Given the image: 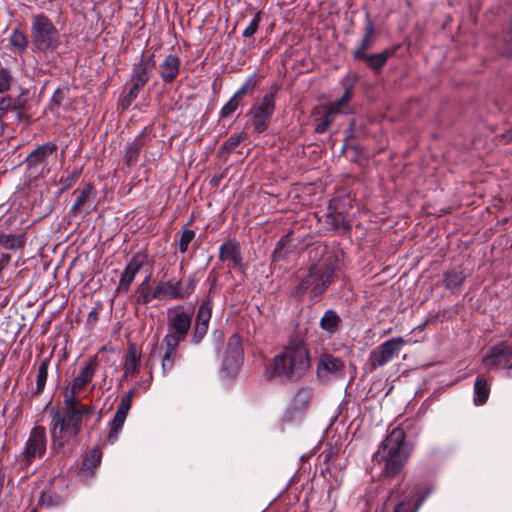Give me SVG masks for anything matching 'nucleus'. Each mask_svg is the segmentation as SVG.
<instances>
[{"instance_id":"nucleus-1","label":"nucleus","mask_w":512,"mask_h":512,"mask_svg":"<svg viewBox=\"0 0 512 512\" xmlns=\"http://www.w3.org/2000/svg\"><path fill=\"white\" fill-rule=\"evenodd\" d=\"M97 367V359L95 357L89 359L74 379L62 388V405L50 407L51 402H49L45 406L50 418V448L53 452L59 453L65 449L71 451L78 445L83 424L95 412V407L92 404L83 403L79 395L93 380Z\"/></svg>"},{"instance_id":"nucleus-2","label":"nucleus","mask_w":512,"mask_h":512,"mask_svg":"<svg viewBox=\"0 0 512 512\" xmlns=\"http://www.w3.org/2000/svg\"><path fill=\"white\" fill-rule=\"evenodd\" d=\"M337 270L339 257L336 253L329 254L322 262L311 264L306 272L297 275L290 296L297 302H302L306 298L311 303L321 301L334 283Z\"/></svg>"},{"instance_id":"nucleus-3","label":"nucleus","mask_w":512,"mask_h":512,"mask_svg":"<svg viewBox=\"0 0 512 512\" xmlns=\"http://www.w3.org/2000/svg\"><path fill=\"white\" fill-rule=\"evenodd\" d=\"M310 367V355L305 342L300 337L292 338L283 352L277 354L265 366V376L269 381L281 383L299 380Z\"/></svg>"},{"instance_id":"nucleus-4","label":"nucleus","mask_w":512,"mask_h":512,"mask_svg":"<svg viewBox=\"0 0 512 512\" xmlns=\"http://www.w3.org/2000/svg\"><path fill=\"white\" fill-rule=\"evenodd\" d=\"M408 457L405 432L402 428L396 427L381 442L378 450L373 454L372 460L378 464L384 462L382 474L386 478H393L401 472Z\"/></svg>"},{"instance_id":"nucleus-5","label":"nucleus","mask_w":512,"mask_h":512,"mask_svg":"<svg viewBox=\"0 0 512 512\" xmlns=\"http://www.w3.org/2000/svg\"><path fill=\"white\" fill-rule=\"evenodd\" d=\"M155 67V54L142 52L139 61L132 65L130 78L131 86L121 98V106L123 109H127L133 101L136 100L139 92L153 77Z\"/></svg>"},{"instance_id":"nucleus-6","label":"nucleus","mask_w":512,"mask_h":512,"mask_svg":"<svg viewBox=\"0 0 512 512\" xmlns=\"http://www.w3.org/2000/svg\"><path fill=\"white\" fill-rule=\"evenodd\" d=\"M279 89L280 87L277 84L271 85L263 96L251 105L247 113L253 131L257 135L266 132L272 122L276 110V96Z\"/></svg>"},{"instance_id":"nucleus-7","label":"nucleus","mask_w":512,"mask_h":512,"mask_svg":"<svg viewBox=\"0 0 512 512\" xmlns=\"http://www.w3.org/2000/svg\"><path fill=\"white\" fill-rule=\"evenodd\" d=\"M31 37L38 51L47 52L57 47L59 32L48 16L41 13L32 17Z\"/></svg>"},{"instance_id":"nucleus-8","label":"nucleus","mask_w":512,"mask_h":512,"mask_svg":"<svg viewBox=\"0 0 512 512\" xmlns=\"http://www.w3.org/2000/svg\"><path fill=\"white\" fill-rule=\"evenodd\" d=\"M406 340L402 337H395L384 341L372 349L368 355L367 366L370 372L384 367L398 357Z\"/></svg>"},{"instance_id":"nucleus-9","label":"nucleus","mask_w":512,"mask_h":512,"mask_svg":"<svg viewBox=\"0 0 512 512\" xmlns=\"http://www.w3.org/2000/svg\"><path fill=\"white\" fill-rule=\"evenodd\" d=\"M58 146L48 141L35 147L24 159L27 169L37 176H44L50 172V158L56 157Z\"/></svg>"},{"instance_id":"nucleus-10","label":"nucleus","mask_w":512,"mask_h":512,"mask_svg":"<svg viewBox=\"0 0 512 512\" xmlns=\"http://www.w3.org/2000/svg\"><path fill=\"white\" fill-rule=\"evenodd\" d=\"M47 449V433L44 426H34L25 443L24 451L21 455V465L28 467L36 458L45 455Z\"/></svg>"},{"instance_id":"nucleus-11","label":"nucleus","mask_w":512,"mask_h":512,"mask_svg":"<svg viewBox=\"0 0 512 512\" xmlns=\"http://www.w3.org/2000/svg\"><path fill=\"white\" fill-rule=\"evenodd\" d=\"M192 311L184 310L183 307L168 315V333L180 341H184L191 329Z\"/></svg>"},{"instance_id":"nucleus-12","label":"nucleus","mask_w":512,"mask_h":512,"mask_svg":"<svg viewBox=\"0 0 512 512\" xmlns=\"http://www.w3.org/2000/svg\"><path fill=\"white\" fill-rule=\"evenodd\" d=\"M482 361L489 369L503 367L512 370V347L501 341L489 348Z\"/></svg>"},{"instance_id":"nucleus-13","label":"nucleus","mask_w":512,"mask_h":512,"mask_svg":"<svg viewBox=\"0 0 512 512\" xmlns=\"http://www.w3.org/2000/svg\"><path fill=\"white\" fill-rule=\"evenodd\" d=\"M148 255L144 252H137L132 255L124 271L122 272L118 286V293H127L138 272L147 264Z\"/></svg>"},{"instance_id":"nucleus-14","label":"nucleus","mask_w":512,"mask_h":512,"mask_svg":"<svg viewBox=\"0 0 512 512\" xmlns=\"http://www.w3.org/2000/svg\"><path fill=\"white\" fill-rule=\"evenodd\" d=\"M243 359L242 340L238 334L229 337L222 363V370L227 374L235 373Z\"/></svg>"},{"instance_id":"nucleus-15","label":"nucleus","mask_w":512,"mask_h":512,"mask_svg":"<svg viewBox=\"0 0 512 512\" xmlns=\"http://www.w3.org/2000/svg\"><path fill=\"white\" fill-rule=\"evenodd\" d=\"M213 302L210 297L202 301L198 307L191 343L198 345L206 336L209 328V322L212 316Z\"/></svg>"},{"instance_id":"nucleus-16","label":"nucleus","mask_w":512,"mask_h":512,"mask_svg":"<svg viewBox=\"0 0 512 512\" xmlns=\"http://www.w3.org/2000/svg\"><path fill=\"white\" fill-rule=\"evenodd\" d=\"M133 396L134 391L130 390L121 398L116 413L109 424L110 428L107 440L111 444L115 443L118 440V434L122 430L128 412L131 408Z\"/></svg>"},{"instance_id":"nucleus-17","label":"nucleus","mask_w":512,"mask_h":512,"mask_svg":"<svg viewBox=\"0 0 512 512\" xmlns=\"http://www.w3.org/2000/svg\"><path fill=\"white\" fill-rule=\"evenodd\" d=\"M316 372L318 378L323 380L341 379L345 376V364L340 358L324 353L319 358Z\"/></svg>"},{"instance_id":"nucleus-18","label":"nucleus","mask_w":512,"mask_h":512,"mask_svg":"<svg viewBox=\"0 0 512 512\" xmlns=\"http://www.w3.org/2000/svg\"><path fill=\"white\" fill-rule=\"evenodd\" d=\"M182 341L173 338L171 335H165L160 345L161 369L163 375H167L172 371L175 362L181 357L179 346Z\"/></svg>"},{"instance_id":"nucleus-19","label":"nucleus","mask_w":512,"mask_h":512,"mask_svg":"<svg viewBox=\"0 0 512 512\" xmlns=\"http://www.w3.org/2000/svg\"><path fill=\"white\" fill-rule=\"evenodd\" d=\"M431 492L429 485H416L411 494L394 507L393 512H416Z\"/></svg>"},{"instance_id":"nucleus-20","label":"nucleus","mask_w":512,"mask_h":512,"mask_svg":"<svg viewBox=\"0 0 512 512\" xmlns=\"http://www.w3.org/2000/svg\"><path fill=\"white\" fill-rule=\"evenodd\" d=\"M219 260L222 262L228 261L229 269L237 268L243 272L246 268L243 262L240 244L233 239H229L221 244L219 248Z\"/></svg>"},{"instance_id":"nucleus-21","label":"nucleus","mask_w":512,"mask_h":512,"mask_svg":"<svg viewBox=\"0 0 512 512\" xmlns=\"http://www.w3.org/2000/svg\"><path fill=\"white\" fill-rule=\"evenodd\" d=\"M358 81L356 73H348L341 79V85L344 89L341 98L337 99L326 109L332 116L339 114L343 108L347 107L353 97L355 85Z\"/></svg>"},{"instance_id":"nucleus-22","label":"nucleus","mask_w":512,"mask_h":512,"mask_svg":"<svg viewBox=\"0 0 512 512\" xmlns=\"http://www.w3.org/2000/svg\"><path fill=\"white\" fill-rule=\"evenodd\" d=\"M312 399V391L309 387H300L287 410L286 417L289 421L301 417L308 409Z\"/></svg>"},{"instance_id":"nucleus-23","label":"nucleus","mask_w":512,"mask_h":512,"mask_svg":"<svg viewBox=\"0 0 512 512\" xmlns=\"http://www.w3.org/2000/svg\"><path fill=\"white\" fill-rule=\"evenodd\" d=\"M398 50V46L386 48L379 53L367 54L364 53L363 57L353 58L355 61H363L367 67L370 68L375 74H380L386 65L389 58L393 57Z\"/></svg>"},{"instance_id":"nucleus-24","label":"nucleus","mask_w":512,"mask_h":512,"mask_svg":"<svg viewBox=\"0 0 512 512\" xmlns=\"http://www.w3.org/2000/svg\"><path fill=\"white\" fill-rule=\"evenodd\" d=\"M363 31L364 33L362 39L357 43L355 49L353 50V58L363 57V54L367 53V50H369L374 44L376 30L369 13L366 14Z\"/></svg>"},{"instance_id":"nucleus-25","label":"nucleus","mask_w":512,"mask_h":512,"mask_svg":"<svg viewBox=\"0 0 512 512\" xmlns=\"http://www.w3.org/2000/svg\"><path fill=\"white\" fill-rule=\"evenodd\" d=\"M181 60L175 54L167 55L159 66V76L165 84L172 83L179 75Z\"/></svg>"},{"instance_id":"nucleus-26","label":"nucleus","mask_w":512,"mask_h":512,"mask_svg":"<svg viewBox=\"0 0 512 512\" xmlns=\"http://www.w3.org/2000/svg\"><path fill=\"white\" fill-rule=\"evenodd\" d=\"M327 210L325 223L330 227V229L341 233H349L351 225L346 220L345 215L342 212L337 211L332 202L329 203Z\"/></svg>"},{"instance_id":"nucleus-27","label":"nucleus","mask_w":512,"mask_h":512,"mask_svg":"<svg viewBox=\"0 0 512 512\" xmlns=\"http://www.w3.org/2000/svg\"><path fill=\"white\" fill-rule=\"evenodd\" d=\"M468 276L469 274L461 268L445 271L443 273L442 285L453 294L459 293Z\"/></svg>"},{"instance_id":"nucleus-28","label":"nucleus","mask_w":512,"mask_h":512,"mask_svg":"<svg viewBox=\"0 0 512 512\" xmlns=\"http://www.w3.org/2000/svg\"><path fill=\"white\" fill-rule=\"evenodd\" d=\"M342 322V318L337 311L334 309H327L320 318L319 327L329 337H332L341 331Z\"/></svg>"},{"instance_id":"nucleus-29","label":"nucleus","mask_w":512,"mask_h":512,"mask_svg":"<svg viewBox=\"0 0 512 512\" xmlns=\"http://www.w3.org/2000/svg\"><path fill=\"white\" fill-rule=\"evenodd\" d=\"M145 143V129L131 142L127 143L124 153V162L128 167H132L137 164L140 152Z\"/></svg>"},{"instance_id":"nucleus-30","label":"nucleus","mask_w":512,"mask_h":512,"mask_svg":"<svg viewBox=\"0 0 512 512\" xmlns=\"http://www.w3.org/2000/svg\"><path fill=\"white\" fill-rule=\"evenodd\" d=\"M153 296H157V299H178L179 296V282H173L168 280L160 282L153 290Z\"/></svg>"},{"instance_id":"nucleus-31","label":"nucleus","mask_w":512,"mask_h":512,"mask_svg":"<svg viewBox=\"0 0 512 512\" xmlns=\"http://www.w3.org/2000/svg\"><path fill=\"white\" fill-rule=\"evenodd\" d=\"M141 360L140 352L135 343H129L127 347V355L124 363L125 374L136 375L139 372V364Z\"/></svg>"},{"instance_id":"nucleus-32","label":"nucleus","mask_w":512,"mask_h":512,"mask_svg":"<svg viewBox=\"0 0 512 512\" xmlns=\"http://www.w3.org/2000/svg\"><path fill=\"white\" fill-rule=\"evenodd\" d=\"M262 79H263V76L254 72L253 74L249 75L246 78V80L237 89V91L234 93V95H236L242 101L246 96H252L255 89L259 86Z\"/></svg>"},{"instance_id":"nucleus-33","label":"nucleus","mask_w":512,"mask_h":512,"mask_svg":"<svg viewBox=\"0 0 512 512\" xmlns=\"http://www.w3.org/2000/svg\"><path fill=\"white\" fill-rule=\"evenodd\" d=\"M489 395L490 385L484 377L478 376L474 383V404L476 406L484 405L487 402Z\"/></svg>"},{"instance_id":"nucleus-34","label":"nucleus","mask_w":512,"mask_h":512,"mask_svg":"<svg viewBox=\"0 0 512 512\" xmlns=\"http://www.w3.org/2000/svg\"><path fill=\"white\" fill-rule=\"evenodd\" d=\"M152 273L150 272L138 285L136 302L142 305H147L152 300L157 299V296H153V291L150 288V280Z\"/></svg>"},{"instance_id":"nucleus-35","label":"nucleus","mask_w":512,"mask_h":512,"mask_svg":"<svg viewBox=\"0 0 512 512\" xmlns=\"http://www.w3.org/2000/svg\"><path fill=\"white\" fill-rule=\"evenodd\" d=\"M49 365L50 358H44L40 362L36 376V389L32 392L33 397L39 396L43 393L48 378Z\"/></svg>"},{"instance_id":"nucleus-36","label":"nucleus","mask_w":512,"mask_h":512,"mask_svg":"<svg viewBox=\"0 0 512 512\" xmlns=\"http://www.w3.org/2000/svg\"><path fill=\"white\" fill-rule=\"evenodd\" d=\"M0 244L7 250H17L24 248L26 238L24 234H0Z\"/></svg>"},{"instance_id":"nucleus-37","label":"nucleus","mask_w":512,"mask_h":512,"mask_svg":"<svg viewBox=\"0 0 512 512\" xmlns=\"http://www.w3.org/2000/svg\"><path fill=\"white\" fill-rule=\"evenodd\" d=\"M102 452L99 447L92 448L84 457L81 470L93 472L101 463Z\"/></svg>"},{"instance_id":"nucleus-38","label":"nucleus","mask_w":512,"mask_h":512,"mask_svg":"<svg viewBox=\"0 0 512 512\" xmlns=\"http://www.w3.org/2000/svg\"><path fill=\"white\" fill-rule=\"evenodd\" d=\"M94 190V186L92 183H88L84 186L82 190L76 189L73 194H77V198L75 199L74 204L70 208V213L76 215L82 206L88 201L92 191Z\"/></svg>"},{"instance_id":"nucleus-39","label":"nucleus","mask_w":512,"mask_h":512,"mask_svg":"<svg viewBox=\"0 0 512 512\" xmlns=\"http://www.w3.org/2000/svg\"><path fill=\"white\" fill-rule=\"evenodd\" d=\"M70 89L68 87H58L53 92L48 103L47 109L52 113H57L63 102L67 99Z\"/></svg>"},{"instance_id":"nucleus-40","label":"nucleus","mask_w":512,"mask_h":512,"mask_svg":"<svg viewBox=\"0 0 512 512\" xmlns=\"http://www.w3.org/2000/svg\"><path fill=\"white\" fill-rule=\"evenodd\" d=\"M9 42L19 53H24L29 43L27 36L19 29L12 31L9 36Z\"/></svg>"},{"instance_id":"nucleus-41","label":"nucleus","mask_w":512,"mask_h":512,"mask_svg":"<svg viewBox=\"0 0 512 512\" xmlns=\"http://www.w3.org/2000/svg\"><path fill=\"white\" fill-rule=\"evenodd\" d=\"M241 102L242 100L233 94L228 102L221 108L219 112L220 118H227L232 115L238 109Z\"/></svg>"},{"instance_id":"nucleus-42","label":"nucleus","mask_w":512,"mask_h":512,"mask_svg":"<svg viewBox=\"0 0 512 512\" xmlns=\"http://www.w3.org/2000/svg\"><path fill=\"white\" fill-rule=\"evenodd\" d=\"M81 174L82 168H77L67 176H62L59 180V183L62 185L61 192H64L71 188L80 178Z\"/></svg>"},{"instance_id":"nucleus-43","label":"nucleus","mask_w":512,"mask_h":512,"mask_svg":"<svg viewBox=\"0 0 512 512\" xmlns=\"http://www.w3.org/2000/svg\"><path fill=\"white\" fill-rule=\"evenodd\" d=\"M195 238V232L191 229H183L181 236L178 241V250L180 253H186L189 244Z\"/></svg>"},{"instance_id":"nucleus-44","label":"nucleus","mask_w":512,"mask_h":512,"mask_svg":"<svg viewBox=\"0 0 512 512\" xmlns=\"http://www.w3.org/2000/svg\"><path fill=\"white\" fill-rule=\"evenodd\" d=\"M261 21V12H258L254 15L248 26L245 28V30L242 33V36L244 38H250L252 37L258 30L259 24Z\"/></svg>"},{"instance_id":"nucleus-45","label":"nucleus","mask_w":512,"mask_h":512,"mask_svg":"<svg viewBox=\"0 0 512 512\" xmlns=\"http://www.w3.org/2000/svg\"><path fill=\"white\" fill-rule=\"evenodd\" d=\"M29 91L27 89H21L20 94L12 98V106L14 111L23 110L28 102Z\"/></svg>"},{"instance_id":"nucleus-46","label":"nucleus","mask_w":512,"mask_h":512,"mask_svg":"<svg viewBox=\"0 0 512 512\" xmlns=\"http://www.w3.org/2000/svg\"><path fill=\"white\" fill-rule=\"evenodd\" d=\"M245 138L246 134L244 132L232 135L225 141L223 149L228 153L232 152Z\"/></svg>"},{"instance_id":"nucleus-47","label":"nucleus","mask_w":512,"mask_h":512,"mask_svg":"<svg viewBox=\"0 0 512 512\" xmlns=\"http://www.w3.org/2000/svg\"><path fill=\"white\" fill-rule=\"evenodd\" d=\"M333 122V116L325 111L320 119V122L315 126L314 132L317 134L324 133Z\"/></svg>"},{"instance_id":"nucleus-48","label":"nucleus","mask_w":512,"mask_h":512,"mask_svg":"<svg viewBox=\"0 0 512 512\" xmlns=\"http://www.w3.org/2000/svg\"><path fill=\"white\" fill-rule=\"evenodd\" d=\"M9 111H14L12 106V97L1 96L0 97V121L4 119Z\"/></svg>"},{"instance_id":"nucleus-49","label":"nucleus","mask_w":512,"mask_h":512,"mask_svg":"<svg viewBox=\"0 0 512 512\" xmlns=\"http://www.w3.org/2000/svg\"><path fill=\"white\" fill-rule=\"evenodd\" d=\"M287 239H288V235L283 236V237L280 238V240L276 244V247H275V249H274V251L272 252V255H271L272 262H277V261H279V260H281L283 258L282 250H283V248L285 247V245H286V243L288 241Z\"/></svg>"},{"instance_id":"nucleus-50","label":"nucleus","mask_w":512,"mask_h":512,"mask_svg":"<svg viewBox=\"0 0 512 512\" xmlns=\"http://www.w3.org/2000/svg\"><path fill=\"white\" fill-rule=\"evenodd\" d=\"M11 75L6 69L0 70V93H5L10 89Z\"/></svg>"},{"instance_id":"nucleus-51","label":"nucleus","mask_w":512,"mask_h":512,"mask_svg":"<svg viewBox=\"0 0 512 512\" xmlns=\"http://www.w3.org/2000/svg\"><path fill=\"white\" fill-rule=\"evenodd\" d=\"M56 495L50 491H43L39 498L38 504L41 506L52 507L55 505L54 498Z\"/></svg>"},{"instance_id":"nucleus-52","label":"nucleus","mask_w":512,"mask_h":512,"mask_svg":"<svg viewBox=\"0 0 512 512\" xmlns=\"http://www.w3.org/2000/svg\"><path fill=\"white\" fill-rule=\"evenodd\" d=\"M178 282H179V294L181 295V296H179L178 299H184V298L188 297L195 290V283H194V280H192V279H189V281L187 282V284L184 287H182L181 281H178Z\"/></svg>"},{"instance_id":"nucleus-53","label":"nucleus","mask_w":512,"mask_h":512,"mask_svg":"<svg viewBox=\"0 0 512 512\" xmlns=\"http://www.w3.org/2000/svg\"><path fill=\"white\" fill-rule=\"evenodd\" d=\"M401 486V483H397L390 489L389 495L387 496L384 505H386L392 498H399L404 494L405 491L401 488Z\"/></svg>"},{"instance_id":"nucleus-54","label":"nucleus","mask_w":512,"mask_h":512,"mask_svg":"<svg viewBox=\"0 0 512 512\" xmlns=\"http://www.w3.org/2000/svg\"><path fill=\"white\" fill-rule=\"evenodd\" d=\"M16 112V119L19 122L23 123H30L31 122V116L27 113H24L22 110L15 111Z\"/></svg>"},{"instance_id":"nucleus-55","label":"nucleus","mask_w":512,"mask_h":512,"mask_svg":"<svg viewBox=\"0 0 512 512\" xmlns=\"http://www.w3.org/2000/svg\"><path fill=\"white\" fill-rule=\"evenodd\" d=\"M11 255L8 253H2L0 255V270L3 272L4 268L10 263Z\"/></svg>"},{"instance_id":"nucleus-56","label":"nucleus","mask_w":512,"mask_h":512,"mask_svg":"<svg viewBox=\"0 0 512 512\" xmlns=\"http://www.w3.org/2000/svg\"><path fill=\"white\" fill-rule=\"evenodd\" d=\"M224 175L223 174H219V175H214L211 179H210V185L212 187H218L221 180L223 179Z\"/></svg>"},{"instance_id":"nucleus-57","label":"nucleus","mask_w":512,"mask_h":512,"mask_svg":"<svg viewBox=\"0 0 512 512\" xmlns=\"http://www.w3.org/2000/svg\"><path fill=\"white\" fill-rule=\"evenodd\" d=\"M97 320H98V312L96 309H93L90 311L87 321H88V323L94 324L97 322Z\"/></svg>"},{"instance_id":"nucleus-58","label":"nucleus","mask_w":512,"mask_h":512,"mask_svg":"<svg viewBox=\"0 0 512 512\" xmlns=\"http://www.w3.org/2000/svg\"><path fill=\"white\" fill-rule=\"evenodd\" d=\"M504 336L506 337H509V338H512V326L511 327H508L505 332H504Z\"/></svg>"},{"instance_id":"nucleus-59","label":"nucleus","mask_w":512,"mask_h":512,"mask_svg":"<svg viewBox=\"0 0 512 512\" xmlns=\"http://www.w3.org/2000/svg\"><path fill=\"white\" fill-rule=\"evenodd\" d=\"M508 33L510 34V38L512 39V16H511L510 24L508 27Z\"/></svg>"},{"instance_id":"nucleus-60","label":"nucleus","mask_w":512,"mask_h":512,"mask_svg":"<svg viewBox=\"0 0 512 512\" xmlns=\"http://www.w3.org/2000/svg\"><path fill=\"white\" fill-rule=\"evenodd\" d=\"M508 141L512 143V131L507 135Z\"/></svg>"},{"instance_id":"nucleus-61","label":"nucleus","mask_w":512,"mask_h":512,"mask_svg":"<svg viewBox=\"0 0 512 512\" xmlns=\"http://www.w3.org/2000/svg\"><path fill=\"white\" fill-rule=\"evenodd\" d=\"M3 272L0 270V278L2 277Z\"/></svg>"}]
</instances>
